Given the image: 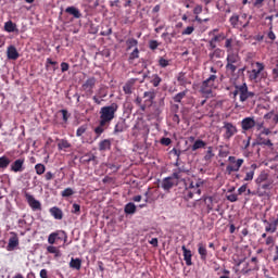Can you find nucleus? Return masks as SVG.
Instances as JSON below:
<instances>
[{
    "label": "nucleus",
    "mask_w": 278,
    "mask_h": 278,
    "mask_svg": "<svg viewBox=\"0 0 278 278\" xmlns=\"http://www.w3.org/2000/svg\"><path fill=\"white\" fill-rule=\"evenodd\" d=\"M232 99H236V97H239V100L241 103H255V92L249 90V86L247 83H243L242 85H236L235 90L231 92Z\"/></svg>",
    "instance_id": "1"
},
{
    "label": "nucleus",
    "mask_w": 278,
    "mask_h": 278,
    "mask_svg": "<svg viewBox=\"0 0 278 278\" xmlns=\"http://www.w3.org/2000/svg\"><path fill=\"white\" fill-rule=\"evenodd\" d=\"M116 112H118V103L116 102L102 106L100 110L101 125H110L116 118Z\"/></svg>",
    "instance_id": "2"
},
{
    "label": "nucleus",
    "mask_w": 278,
    "mask_h": 278,
    "mask_svg": "<svg viewBox=\"0 0 278 278\" xmlns=\"http://www.w3.org/2000/svg\"><path fill=\"white\" fill-rule=\"evenodd\" d=\"M205 184L203 179H198L195 182L191 181L188 185H186V188L184 190V199L186 201H190V199H194V197H199L201 194V187Z\"/></svg>",
    "instance_id": "3"
},
{
    "label": "nucleus",
    "mask_w": 278,
    "mask_h": 278,
    "mask_svg": "<svg viewBox=\"0 0 278 278\" xmlns=\"http://www.w3.org/2000/svg\"><path fill=\"white\" fill-rule=\"evenodd\" d=\"M264 63L256 62L253 65V68L251 71H248V77L250 81H253L254 84H260L266 75L264 74Z\"/></svg>",
    "instance_id": "4"
},
{
    "label": "nucleus",
    "mask_w": 278,
    "mask_h": 278,
    "mask_svg": "<svg viewBox=\"0 0 278 278\" xmlns=\"http://www.w3.org/2000/svg\"><path fill=\"white\" fill-rule=\"evenodd\" d=\"M218 79V76L212 74L208 78H206L200 86L201 94H204L206 99H210L213 94L214 84Z\"/></svg>",
    "instance_id": "5"
},
{
    "label": "nucleus",
    "mask_w": 278,
    "mask_h": 278,
    "mask_svg": "<svg viewBox=\"0 0 278 278\" xmlns=\"http://www.w3.org/2000/svg\"><path fill=\"white\" fill-rule=\"evenodd\" d=\"M202 201H204V204L207 210V214H210V212H220V205L216 206V204H218V197L216 194H213V195L204 194L202 197Z\"/></svg>",
    "instance_id": "6"
},
{
    "label": "nucleus",
    "mask_w": 278,
    "mask_h": 278,
    "mask_svg": "<svg viewBox=\"0 0 278 278\" xmlns=\"http://www.w3.org/2000/svg\"><path fill=\"white\" fill-rule=\"evenodd\" d=\"M226 62V71L233 74L236 71H238V64H240V55H238V53L228 52Z\"/></svg>",
    "instance_id": "7"
},
{
    "label": "nucleus",
    "mask_w": 278,
    "mask_h": 278,
    "mask_svg": "<svg viewBox=\"0 0 278 278\" xmlns=\"http://www.w3.org/2000/svg\"><path fill=\"white\" fill-rule=\"evenodd\" d=\"M229 164L226 166L227 175H231V173H238L240 168H242V164H244V159H237L236 156L228 157Z\"/></svg>",
    "instance_id": "8"
},
{
    "label": "nucleus",
    "mask_w": 278,
    "mask_h": 278,
    "mask_svg": "<svg viewBox=\"0 0 278 278\" xmlns=\"http://www.w3.org/2000/svg\"><path fill=\"white\" fill-rule=\"evenodd\" d=\"M222 129H224V140H231V138H233V136L238 134V127L231 122H224V126Z\"/></svg>",
    "instance_id": "9"
},
{
    "label": "nucleus",
    "mask_w": 278,
    "mask_h": 278,
    "mask_svg": "<svg viewBox=\"0 0 278 278\" xmlns=\"http://www.w3.org/2000/svg\"><path fill=\"white\" fill-rule=\"evenodd\" d=\"M94 86H97V78L89 77L83 85L81 90L85 93V97H92L94 93Z\"/></svg>",
    "instance_id": "10"
},
{
    "label": "nucleus",
    "mask_w": 278,
    "mask_h": 278,
    "mask_svg": "<svg viewBox=\"0 0 278 278\" xmlns=\"http://www.w3.org/2000/svg\"><path fill=\"white\" fill-rule=\"evenodd\" d=\"M66 242L68 239V236H66V231L64 230H58L55 232H51L48 237L49 244H55V240H63Z\"/></svg>",
    "instance_id": "11"
},
{
    "label": "nucleus",
    "mask_w": 278,
    "mask_h": 278,
    "mask_svg": "<svg viewBox=\"0 0 278 278\" xmlns=\"http://www.w3.org/2000/svg\"><path fill=\"white\" fill-rule=\"evenodd\" d=\"M29 207H31L33 212H36L38 210H42V204L40 203V201L36 200V198H34V195L29 194V193H25L24 194Z\"/></svg>",
    "instance_id": "12"
},
{
    "label": "nucleus",
    "mask_w": 278,
    "mask_h": 278,
    "mask_svg": "<svg viewBox=\"0 0 278 278\" xmlns=\"http://www.w3.org/2000/svg\"><path fill=\"white\" fill-rule=\"evenodd\" d=\"M273 184H275V180H267L265 182H262L261 185H257L256 194L257 197H264L266 194V190L273 189Z\"/></svg>",
    "instance_id": "13"
},
{
    "label": "nucleus",
    "mask_w": 278,
    "mask_h": 278,
    "mask_svg": "<svg viewBox=\"0 0 278 278\" xmlns=\"http://www.w3.org/2000/svg\"><path fill=\"white\" fill-rule=\"evenodd\" d=\"M105 97H108V87L102 86L98 89L97 96L92 97V101L97 105H101V102L103 101V99H105Z\"/></svg>",
    "instance_id": "14"
},
{
    "label": "nucleus",
    "mask_w": 278,
    "mask_h": 278,
    "mask_svg": "<svg viewBox=\"0 0 278 278\" xmlns=\"http://www.w3.org/2000/svg\"><path fill=\"white\" fill-rule=\"evenodd\" d=\"M24 170H25V159L24 157L17 159L11 164L12 173H23Z\"/></svg>",
    "instance_id": "15"
},
{
    "label": "nucleus",
    "mask_w": 278,
    "mask_h": 278,
    "mask_svg": "<svg viewBox=\"0 0 278 278\" xmlns=\"http://www.w3.org/2000/svg\"><path fill=\"white\" fill-rule=\"evenodd\" d=\"M255 125H256L255 117H245L241 121V129L243 131H251V129H253Z\"/></svg>",
    "instance_id": "16"
},
{
    "label": "nucleus",
    "mask_w": 278,
    "mask_h": 278,
    "mask_svg": "<svg viewBox=\"0 0 278 278\" xmlns=\"http://www.w3.org/2000/svg\"><path fill=\"white\" fill-rule=\"evenodd\" d=\"M243 170H247L243 181H253L255 170H257V164L253 163L250 167H243Z\"/></svg>",
    "instance_id": "17"
},
{
    "label": "nucleus",
    "mask_w": 278,
    "mask_h": 278,
    "mask_svg": "<svg viewBox=\"0 0 278 278\" xmlns=\"http://www.w3.org/2000/svg\"><path fill=\"white\" fill-rule=\"evenodd\" d=\"M249 264H250V268H242L241 275H249V273H253V270H260V265L257 264V257L253 256Z\"/></svg>",
    "instance_id": "18"
},
{
    "label": "nucleus",
    "mask_w": 278,
    "mask_h": 278,
    "mask_svg": "<svg viewBox=\"0 0 278 278\" xmlns=\"http://www.w3.org/2000/svg\"><path fill=\"white\" fill-rule=\"evenodd\" d=\"M249 264H250V268H242L241 275H249V273H253V270H260V265L257 264V257L253 256Z\"/></svg>",
    "instance_id": "19"
},
{
    "label": "nucleus",
    "mask_w": 278,
    "mask_h": 278,
    "mask_svg": "<svg viewBox=\"0 0 278 278\" xmlns=\"http://www.w3.org/2000/svg\"><path fill=\"white\" fill-rule=\"evenodd\" d=\"M178 181L177 180H173V177L168 176L166 178L163 179L162 181V188L163 190H170L174 186H177Z\"/></svg>",
    "instance_id": "20"
},
{
    "label": "nucleus",
    "mask_w": 278,
    "mask_h": 278,
    "mask_svg": "<svg viewBox=\"0 0 278 278\" xmlns=\"http://www.w3.org/2000/svg\"><path fill=\"white\" fill-rule=\"evenodd\" d=\"M155 97H156L155 90L152 89L150 91H144L143 98L146 99L144 103L148 104V108H151V105H153V101H155Z\"/></svg>",
    "instance_id": "21"
},
{
    "label": "nucleus",
    "mask_w": 278,
    "mask_h": 278,
    "mask_svg": "<svg viewBox=\"0 0 278 278\" xmlns=\"http://www.w3.org/2000/svg\"><path fill=\"white\" fill-rule=\"evenodd\" d=\"M273 178H270V174H268L266 170H263L258 174L257 178L255 179L256 186H261V184H265L266 181H270Z\"/></svg>",
    "instance_id": "22"
},
{
    "label": "nucleus",
    "mask_w": 278,
    "mask_h": 278,
    "mask_svg": "<svg viewBox=\"0 0 278 278\" xmlns=\"http://www.w3.org/2000/svg\"><path fill=\"white\" fill-rule=\"evenodd\" d=\"M7 58H8V60H18L20 54H18V50H16V47H14V46L8 47Z\"/></svg>",
    "instance_id": "23"
},
{
    "label": "nucleus",
    "mask_w": 278,
    "mask_h": 278,
    "mask_svg": "<svg viewBox=\"0 0 278 278\" xmlns=\"http://www.w3.org/2000/svg\"><path fill=\"white\" fill-rule=\"evenodd\" d=\"M184 260L187 266H192V251L188 250L186 245L181 247Z\"/></svg>",
    "instance_id": "24"
},
{
    "label": "nucleus",
    "mask_w": 278,
    "mask_h": 278,
    "mask_svg": "<svg viewBox=\"0 0 278 278\" xmlns=\"http://www.w3.org/2000/svg\"><path fill=\"white\" fill-rule=\"evenodd\" d=\"M49 212L55 220H62V218H64V212H62V210L58 206L51 207Z\"/></svg>",
    "instance_id": "25"
},
{
    "label": "nucleus",
    "mask_w": 278,
    "mask_h": 278,
    "mask_svg": "<svg viewBox=\"0 0 278 278\" xmlns=\"http://www.w3.org/2000/svg\"><path fill=\"white\" fill-rule=\"evenodd\" d=\"M177 81L179 84V86H184L187 87L190 84H192V81H190V79H188V76H186V73L180 72L177 76Z\"/></svg>",
    "instance_id": "26"
},
{
    "label": "nucleus",
    "mask_w": 278,
    "mask_h": 278,
    "mask_svg": "<svg viewBox=\"0 0 278 278\" xmlns=\"http://www.w3.org/2000/svg\"><path fill=\"white\" fill-rule=\"evenodd\" d=\"M136 85V79H130L128 80L124 86H123V91L125 94H132L134 92V86Z\"/></svg>",
    "instance_id": "27"
},
{
    "label": "nucleus",
    "mask_w": 278,
    "mask_h": 278,
    "mask_svg": "<svg viewBox=\"0 0 278 278\" xmlns=\"http://www.w3.org/2000/svg\"><path fill=\"white\" fill-rule=\"evenodd\" d=\"M80 161L83 162V164H89L90 162H92L93 166H97V157L92 153L85 154L80 157Z\"/></svg>",
    "instance_id": "28"
},
{
    "label": "nucleus",
    "mask_w": 278,
    "mask_h": 278,
    "mask_svg": "<svg viewBox=\"0 0 278 278\" xmlns=\"http://www.w3.org/2000/svg\"><path fill=\"white\" fill-rule=\"evenodd\" d=\"M66 14H70L71 16H74L75 18H81V11L77 9L76 7H67L65 9Z\"/></svg>",
    "instance_id": "29"
},
{
    "label": "nucleus",
    "mask_w": 278,
    "mask_h": 278,
    "mask_svg": "<svg viewBox=\"0 0 278 278\" xmlns=\"http://www.w3.org/2000/svg\"><path fill=\"white\" fill-rule=\"evenodd\" d=\"M198 253L202 262H205V260H207V248H205L203 243L198 244Z\"/></svg>",
    "instance_id": "30"
},
{
    "label": "nucleus",
    "mask_w": 278,
    "mask_h": 278,
    "mask_svg": "<svg viewBox=\"0 0 278 278\" xmlns=\"http://www.w3.org/2000/svg\"><path fill=\"white\" fill-rule=\"evenodd\" d=\"M112 149V141L110 139H104L99 142V151H110Z\"/></svg>",
    "instance_id": "31"
},
{
    "label": "nucleus",
    "mask_w": 278,
    "mask_h": 278,
    "mask_svg": "<svg viewBox=\"0 0 278 278\" xmlns=\"http://www.w3.org/2000/svg\"><path fill=\"white\" fill-rule=\"evenodd\" d=\"M216 31H218L217 28L213 29V41L215 42H223V40H227V36L225 35V33H219L216 35Z\"/></svg>",
    "instance_id": "32"
},
{
    "label": "nucleus",
    "mask_w": 278,
    "mask_h": 278,
    "mask_svg": "<svg viewBox=\"0 0 278 278\" xmlns=\"http://www.w3.org/2000/svg\"><path fill=\"white\" fill-rule=\"evenodd\" d=\"M223 55H225V51H223V49H220V48H217L208 54V58H210V60H214V59L218 60V59L223 58Z\"/></svg>",
    "instance_id": "33"
},
{
    "label": "nucleus",
    "mask_w": 278,
    "mask_h": 278,
    "mask_svg": "<svg viewBox=\"0 0 278 278\" xmlns=\"http://www.w3.org/2000/svg\"><path fill=\"white\" fill-rule=\"evenodd\" d=\"M70 268H74L75 270H81V258H71Z\"/></svg>",
    "instance_id": "34"
},
{
    "label": "nucleus",
    "mask_w": 278,
    "mask_h": 278,
    "mask_svg": "<svg viewBox=\"0 0 278 278\" xmlns=\"http://www.w3.org/2000/svg\"><path fill=\"white\" fill-rule=\"evenodd\" d=\"M257 144H260L261 147H268L269 149H271V147H274L273 141L269 138H264V137H258V141Z\"/></svg>",
    "instance_id": "35"
},
{
    "label": "nucleus",
    "mask_w": 278,
    "mask_h": 278,
    "mask_svg": "<svg viewBox=\"0 0 278 278\" xmlns=\"http://www.w3.org/2000/svg\"><path fill=\"white\" fill-rule=\"evenodd\" d=\"M205 147H207V143L201 139H198L191 147V151H199V149H205Z\"/></svg>",
    "instance_id": "36"
},
{
    "label": "nucleus",
    "mask_w": 278,
    "mask_h": 278,
    "mask_svg": "<svg viewBox=\"0 0 278 278\" xmlns=\"http://www.w3.org/2000/svg\"><path fill=\"white\" fill-rule=\"evenodd\" d=\"M4 30H7L9 34L18 31V29L16 28V24H14V22L12 21H8L4 23Z\"/></svg>",
    "instance_id": "37"
},
{
    "label": "nucleus",
    "mask_w": 278,
    "mask_h": 278,
    "mask_svg": "<svg viewBox=\"0 0 278 278\" xmlns=\"http://www.w3.org/2000/svg\"><path fill=\"white\" fill-rule=\"evenodd\" d=\"M15 247H18V237L14 236L9 239L8 251H14Z\"/></svg>",
    "instance_id": "38"
},
{
    "label": "nucleus",
    "mask_w": 278,
    "mask_h": 278,
    "mask_svg": "<svg viewBox=\"0 0 278 278\" xmlns=\"http://www.w3.org/2000/svg\"><path fill=\"white\" fill-rule=\"evenodd\" d=\"M59 151H66V149H71V142L66 139H61L58 143Z\"/></svg>",
    "instance_id": "39"
},
{
    "label": "nucleus",
    "mask_w": 278,
    "mask_h": 278,
    "mask_svg": "<svg viewBox=\"0 0 278 278\" xmlns=\"http://www.w3.org/2000/svg\"><path fill=\"white\" fill-rule=\"evenodd\" d=\"M126 47L127 51H130V49H138V39L128 38L126 40Z\"/></svg>",
    "instance_id": "40"
},
{
    "label": "nucleus",
    "mask_w": 278,
    "mask_h": 278,
    "mask_svg": "<svg viewBox=\"0 0 278 278\" xmlns=\"http://www.w3.org/2000/svg\"><path fill=\"white\" fill-rule=\"evenodd\" d=\"M125 214H136V204L134 202H129L124 207Z\"/></svg>",
    "instance_id": "41"
},
{
    "label": "nucleus",
    "mask_w": 278,
    "mask_h": 278,
    "mask_svg": "<svg viewBox=\"0 0 278 278\" xmlns=\"http://www.w3.org/2000/svg\"><path fill=\"white\" fill-rule=\"evenodd\" d=\"M150 84H152L154 88H157L160 84H162V77H160L157 74H153Z\"/></svg>",
    "instance_id": "42"
},
{
    "label": "nucleus",
    "mask_w": 278,
    "mask_h": 278,
    "mask_svg": "<svg viewBox=\"0 0 278 278\" xmlns=\"http://www.w3.org/2000/svg\"><path fill=\"white\" fill-rule=\"evenodd\" d=\"M188 94V90H184L179 93H177L173 100L175 103H181V100L186 99V96Z\"/></svg>",
    "instance_id": "43"
},
{
    "label": "nucleus",
    "mask_w": 278,
    "mask_h": 278,
    "mask_svg": "<svg viewBox=\"0 0 278 278\" xmlns=\"http://www.w3.org/2000/svg\"><path fill=\"white\" fill-rule=\"evenodd\" d=\"M229 23L232 27L237 28L240 27V16H238V14H233L230 18H229Z\"/></svg>",
    "instance_id": "44"
},
{
    "label": "nucleus",
    "mask_w": 278,
    "mask_h": 278,
    "mask_svg": "<svg viewBox=\"0 0 278 278\" xmlns=\"http://www.w3.org/2000/svg\"><path fill=\"white\" fill-rule=\"evenodd\" d=\"M108 127H110V125H101V122H99V126L94 128V134L97 135V138H99L101 134H103V131L108 129Z\"/></svg>",
    "instance_id": "45"
},
{
    "label": "nucleus",
    "mask_w": 278,
    "mask_h": 278,
    "mask_svg": "<svg viewBox=\"0 0 278 278\" xmlns=\"http://www.w3.org/2000/svg\"><path fill=\"white\" fill-rule=\"evenodd\" d=\"M224 47L227 53H231L233 51V38L226 39Z\"/></svg>",
    "instance_id": "46"
},
{
    "label": "nucleus",
    "mask_w": 278,
    "mask_h": 278,
    "mask_svg": "<svg viewBox=\"0 0 278 278\" xmlns=\"http://www.w3.org/2000/svg\"><path fill=\"white\" fill-rule=\"evenodd\" d=\"M264 223L267 225L265 227V231H267L268 233H275V231H277V226L273 223H268V220H264Z\"/></svg>",
    "instance_id": "47"
},
{
    "label": "nucleus",
    "mask_w": 278,
    "mask_h": 278,
    "mask_svg": "<svg viewBox=\"0 0 278 278\" xmlns=\"http://www.w3.org/2000/svg\"><path fill=\"white\" fill-rule=\"evenodd\" d=\"M125 131V122H118L114 127V134H123Z\"/></svg>",
    "instance_id": "48"
},
{
    "label": "nucleus",
    "mask_w": 278,
    "mask_h": 278,
    "mask_svg": "<svg viewBox=\"0 0 278 278\" xmlns=\"http://www.w3.org/2000/svg\"><path fill=\"white\" fill-rule=\"evenodd\" d=\"M35 170L38 175H45V170H47V167L42 163H38L35 165Z\"/></svg>",
    "instance_id": "49"
},
{
    "label": "nucleus",
    "mask_w": 278,
    "mask_h": 278,
    "mask_svg": "<svg viewBox=\"0 0 278 278\" xmlns=\"http://www.w3.org/2000/svg\"><path fill=\"white\" fill-rule=\"evenodd\" d=\"M138 58H140V50L138 48H135L129 54V61L134 62V60H138Z\"/></svg>",
    "instance_id": "50"
},
{
    "label": "nucleus",
    "mask_w": 278,
    "mask_h": 278,
    "mask_svg": "<svg viewBox=\"0 0 278 278\" xmlns=\"http://www.w3.org/2000/svg\"><path fill=\"white\" fill-rule=\"evenodd\" d=\"M10 166V159L8 156L0 157V168H8Z\"/></svg>",
    "instance_id": "51"
},
{
    "label": "nucleus",
    "mask_w": 278,
    "mask_h": 278,
    "mask_svg": "<svg viewBox=\"0 0 278 278\" xmlns=\"http://www.w3.org/2000/svg\"><path fill=\"white\" fill-rule=\"evenodd\" d=\"M75 194V191H73V189L71 187L64 189L62 192H61V197L63 198H68V197H73Z\"/></svg>",
    "instance_id": "52"
},
{
    "label": "nucleus",
    "mask_w": 278,
    "mask_h": 278,
    "mask_svg": "<svg viewBox=\"0 0 278 278\" xmlns=\"http://www.w3.org/2000/svg\"><path fill=\"white\" fill-rule=\"evenodd\" d=\"M86 131H88L87 125H81L80 127H78V129L76 130L77 138H81V136H84Z\"/></svg>",
    "instance_id": "53"
},
{
    "label": "nucleus",
    "mask_w": 278,
    "mask_h": 278,
    "mask_svg": "<svg viewBox=\"0 0 278 278\" xmlns=\"http://www.w3.org/2000/svg\"><path fill=\"white\" fill-rule=\"evenodd\" d=\"M59 112L60 114H62L63 123H68V118H71V114H68V111L66 109H62Z\"/></svg>",
    "instance_id": "54"
},
{
    "label": "nucleus",
    "mask_w": 278,
    "mask_h": 278,
    "mask_svg": "<svg viewBox=\"0 0 278 278\" xmlns=\"http://www.w3.org/2000/svg\"><path fill=\"white\" fill-rule=\"evenodd\" d=\"M169 64H170V61L162 56L159 59V66H161V68H166V66H169Z\"/></svg>",
    "instance_id": "55"
},
{
    "label": "nucleus",
    "mask_w": 278,
    "mask_h": 278,
    "mask_svg": "<svg viewBox=\"0 0 278 278\" xmlns=\"http://www.w3.org/2000/svg\"><path fill=\"white\" fill-rule=\"evenodd\" d=\"M194 33V26H188L181 31V36H191Z\"/></svg>",
    "instance_id": "56"
},
{
    "label": "nucleus",
    "mask_w": 278,
    "mask_h": 278,
    "mask_svg": "<svg viewBox=\"0 0 278 278\" xmlns=\"http://www.w3.org/2000/svg\"><path fill=\"white\" fill-rule=\"evenodd\" d=\"M169 177H173V180L174 181H178L179 182V179H181V172L178 170V169H175L172 174V176Z\"/></svg>",
    "instance_id": "57"
},
{
    "label": "nucleus",
    "mask_w": 278,
    "mask_h": 278,
    "mask_svg": "<svg viewBox=\"0 0 278 278\" xmlns=\"http://www.w3.org/2000/svg\"><path fill=\"white\" fill-rule=\"evenodd\" d=\"M159 47H160V42H157V40L149 41V49H151V51H155V49H157Z\"/></svg>",
    "instance_id": "58"
},
{
    "label": "nucleus",
    "mask_w": 278,
    "mask_h": 278,
    "mask_svg": "<svg viewBox=\"0 0 278 278\" xmlns=\"http://www.w3.org/2000/svg\"><path fill=\"white\" fill-rule=\"evenodd\" d=\"M212 157H214V152L212 151V147H210L207 149V152H206L205 156H204V160L206 162H210V160H212Z\"/></svg>",
    "instance_id": "59"
},
{
    "label": "nucleus",
    "mask_w": 278,
    "mask_h": 278,
    "mask_svg": "<svg viewBox=\"0 0 278 278\" xmlns=\"http://www.w3.org/2000/svg\"><path fill=\"white\" fill-rule=\"evenodd\" d=\"M249 147H251V137H248V139L242 141L243 151H247V149H249Z\"/></svg>",
    "instance_id": "60"
},
{
    "label": "nucleus",
    "mask_w": 278,
    "mask_h": 278,
    "mask_svg": "<svg viewBox=\"0 0 278 278\" xmlns=\"http://www.w3.org/2000/svg\"><path fill=\"white\" fill-rule=\"evenodd\" d=\"M80 212H81V206L77 203H74L72 214H80Z\"/></svg>",
    "instance_id": "61"
},
{
    "label": "nucleus",
    "mask_w": 278,
    "mask_h": 278,
    "mask_svg": "<svg viewBox=\"0 0 278 278\" xmlns=\"http://www.w3.org/2000/svg\"><path fill=\"white\" fill-rule=\"evenodd\" d=\"M227 201H230V203H236V201H238V194H236V193L228 194Z\"/></svg>",
    "instance_id": "62"
},
{
    "label": "nucleus",
    "mask_w": 278,
    "mask_h": 278,
    "mask_svg": "<svg viewBox=\"0 0 278 278\" xmlns=\"http://www.w3.org/2000/svg\"><path fill=\"white\" fill-rule=\"evenodd\" d=\"M170 142H173V140H170L168 137H163L161 139V144H163V147H169Z\"/></svg>",
    "instance_id": "63"
},
{
    "label": "nucleus",
    "mask_w": 278,
    "mask_h": 278,
    "mask_svg": "<svg viewBox=\"0 0 278 278\" xmlns=\"http://www.w3.org/2000/svg\"><path fill=\"white\" fill-rule=\"evenodd\" d=\"M273 79H275V81H278V62L273 70Z\"/></svg>",
    "instance_id": "64"
}]
</instances>
